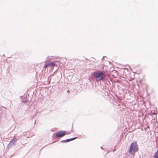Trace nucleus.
Wrapping results in <instances>:
<instances>
[{"label":"nucleus","mask_w":158,"mask_h":158,"mask_svg":"<svg viewBox=\"0 0 158 158\" xmlns=\"http://www.w3.org/2000/svg\"><path fill=\"white\" fill-rule=\"evenodd\" d=\"M138 151V146L136 142H132L128 150V152L130 155H134L135 153Z\"/></svg>","instance_id":"obj_1"},{"label":"nucleus","mask_w":158,"mask_h":158,"mask_svg":"<svg viewBox=\"0 0 158 158\" xmlns=\"http://www.w3.org/2000/svg\"><path fill=\"white\" fill-rule=\"evenodd\" d=\"M94 75L96 77V80L98 81L102 80L105 76L104 74L101 71L95 72Z\"/></svg>","instance_id":"obj_2"},{"label":"nucleus","mask_w":158,"mask_h":158,"mask_svg":"<svg viewBox=\"0 0 158 158\" xmlns=\"http://www.w3.org/2000/svg\"><path fill=\"white\" fill-rule=\"evenodd\" d=\"M66 134V132L64 131H59L57 132L56 134L57 137H61Z\"/></svg>","instance_id":"obj_3"},{"label":"nucleus","mask_w":158,"mask_h":158,"mask_svg":"<svg viewBox=\"0 0 158 158\" xmlns=\"http://www.w3.org/2000/svg\"><path fill=\"white\" fill-rule=\"evenodd\" d=\"M48 66L53 67L55 65V64L54 62H49L48 63Z\"/></svg>","instance_id":"obj_4"},{"label":"nucleus","mask_w":158,"mask_h":158,"mask_svg":"<svg viewBox=\"0 0 158 158\" xmlns=\"http://www.w3.org/2000/svg\"><path fill=\"white\" fill-rule=\"evenodd\" d=\"M76 138H72V139H67L66 140H65L64 141L66 142H69V141L74 140V139H75Z\"/></svg>","instance_id":"obj_5"},{"label":"nucleus","mask_w":158,"mask_h":158,"mask_svg":"<svg viewBox=\"0 0 158 158\" xmlns=\"http://www.w3.org/2000/svg\"><path fill=\"white\" fill-rule=\"evenodd\" d=\"M48 66V64L47 63L45 64V66L44 67V68H47V67Z\"/></svg>","instance_id":"obj_6"}]
</instances>
